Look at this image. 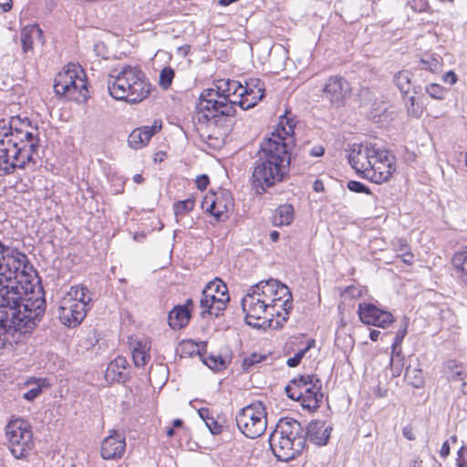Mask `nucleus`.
Listing matches in <instances>:
<instances>
[{"mask_svg":"<svg viewBox=\"0 0 467 467\" xmlns=\"http://www.w3.org/2000/svg\"><path fill=\"white\" fill-rule=\"evenodd\" d=\"M28 259H20L12 270L0 273V347L12 344L15 335L31 332L46 309L43 297H24L33 292L27 275Z\"/></svg>","mask_w":467,"mask_h":467,"instance_id":"f257e3e1","label":"nucleus"},{"mask_svg":"<svg viewBox=\"0 0 467 467\" xmlns=\"http://www.w3.org/2000/svg\"><path fill=\"white\" fill-rule=\"evenodd\" d=\"M276 130L271 137L261 143L260 150L254 163V170L250 179L252 188L257 194L266 192L267 189L285 181L288 174L292 155L288 146L292 141L295 122L284 117Z\"/></svg>","mask_w":467,"mask_h":467,"instance_id":"f03ea898","label":"nucleus"},{"mask_svg":"<svg viewBox=\"0 0 467 467\" xmlns=\"http://www.w3.org/2000/svg\"><path fill=\"white\" fill-rule=\"evenodd\" d=\"M292 306L288 287L275 279L263 280L252 285L242 299L245 322L255 328L282 327L288 319Z\"/></svg>","mask_w":467,"mask_h":467,"instance_id":"7ed1b4c3","label":"nucleus"},{"mask_svg":"<svg viewBox=\"0 0 467 467\" xmlns=\"http://www.w3.org/2000/svg\"><path fill=\"white\" fill-rule=\"evenodd\" d=\"M243 85L236 80L223 79L217 89L206 88L199 98L193 120L208 127H221L222 137H224L232 123L238 101L231 99V96L242 93Z\"/></svg>","mask_w":467,"mask_h":467,"instance_id":"20e7f679","label":"nucleus"},{"mask_svg":"<svg viewBox=\"0 0 467 467\" xmlns=\"http://www.w3.org/2000/svg\"><path fill=\"white\" fill-rule=\"evenodd\" d=\"M151 88L145 73L138 67L127 65L119 70L113 69L108 78L109 95L117 100H125L130 104L147 99Z\"/></svg>","mask_w":467,"mask_h":467,"instance_id":"39448f33","label":"nucleus"},{"mask_svg":"<svg viewBox=\"0 0 467 467\" xmlns=\"http://www.w3.org/2000/svg\"><path fill=\"white\" fill-rule=\"evenodd\" d=\"M305 428L294 418H281L269 436V445L277 461L296 459L306 447Z\"/></svg>","mask_w":467,"mask_h":467,"instance_id":"423d86ee","label":"nucleus"},{"mask_svg":"<svg viewBox=\"0 0 467 467\" xmlns=\"http://www.w3.org/2000/svg\"><path fill=\"white\" fill-rule=\"evenodd\" d=\"M19 121L20 116H14L8 125L5 120L0 122V133L3 134L4 140L14 144L15 154L8 153L11 163L14 164V171L16 169H25L31 161L35 162L33 154L36 152L39 142L37 135L17 127Z\"/></svg>","mask_w":467,"mask_h":467,"instance_id":"0eeeda50","label":"nucleus"},{"mask_svg":"<svg viewBox=\"0 0 467 467\" xmlns=\"http://www.w3.org/2000/svg\"><path fill=\"white\" fill-rule=\"evenodd\" d=\"M91 302V295L87 286L72 285L62 297L57 309L60 322L67 327H78L86 317Z\"/></svg>","mask_w":467,"mask_h":467,"instance_id":"6e6552de","label":"nucleus"},{"mask_svg":"<svg viewBox=\"0 0 467 467\" xmlns=\"http://www.w3.org/2000/svg\"><path fill=\"white\" fill-rule=\"evenodd\" d=\"M83 70L74 64H69L66 69L55 78L54 91L57 96L65 97L70 100H86L88 89Z\"/></svg>","mask_w":467,"mask_h":467,"instance_id":"1a4fd4ad","label":"nucleus"},{"mask_svg":"<svg viewBox=\"0 0 467 467\" xmlns=\"http://www.w3.org/2000/svg\"><path fill=\"white\" fill-rule=\"evenodd\" d=\"M8 448L16 459L26 460L35 447L30 424L22 419L10 420L5 427Z\"/></svg>","mask_w":467,"mask_h":467,"instance_id":"9d476101","label":"nucleus"},{"mask_svg":"<svg viewBox=\"0 0 467 467\" xmlns=\"http://www.w3.org/2000/svg\"><path fill=\"white\" fill-rule=\"evenodd\" d=\"M239 431L247 438L255 439L266 430V409L262 401H254L241 409L235 417Z\"/></svg>","mask_w":467,"mask_h":467,"instance_id":"9b49d317","label":"nucleus"},{"mask_svg":"<svg viewBox=\"0 0 467 467\" xmlns=\"http://www.w3.org/2000/svg\"><path fill=\"white\" fill-rule=\"evenodd\" d=\"M350 96L349 82L338 75L329 77L321 89V98L328 102L331 109H338L344 107Z\"/></svg>","mask_w":467,"mask_h":467,"instance_id":"f8f14e48","label":"nucleus"},{"mask_svg":"<svg viewBox=\"0 0 467 467\" xmlns=\"http://www.w3.org/2000/svg\"><path fill=\"white\" fill-rule=\"evenodd\" d=\"M394 160L395 157L389 154L388 150L379 148L377 154L372 159L370 167L367 169L365 179L378 184L388 182L395 171Z\"/></svg>","mask_w":467,"mask_h":467,"instance_id":"ddd939ff","label":"nucleus"},{"mask_svg":"<svg viewBox=\"0 0 467 467\" xmlns=\"http://www.w3.org/2000/svg\"><path fill=\"white\" fill-rule=\"evenodd\" d=\"M378 150L379 147L372 143H354L347 150L348 163L356 172L366 178L367 169L370 167Z\"/></svg>","mask_w":467,"mask_h":467,"instance_id":"4468645a","label":"nucleus"},{"mask_svg":"<svg viewBox=\"0 0 467 467\" xmlns=\"http://www.w3.org/2000/svg\"><path fill=\"white\" fill-rule=\"evenodd\" d=\"M358 316L363 324L381 328H387L395 321L394 316L390 312L368 302L358 304Z\"/></svg>","mask_w":467,"mask_h":467,"instance_id":"2eb2a0df","label":"nucleus"},{"mask_svg":"<svg viewBox=\"0 0 467 467\" xmlns=\"http://www.w3.org/2000/svg\"><path fill=\"white\" fill-rule=\"evenodd\" d=\"M322 382L319 378H315L311 385L302 390V399L296 400L301 406L310 410H316L320 407L324 398L321 391Z\"/></svg>","mask_w":467,"mask_h":467,"instance_id":"dca6fc26","label":"nucleus"},{"mask_svg":"<svg viewBox=\"0 0 467 467\" xmlns=\"http://www.w3.org/2000/svg\"><path fill=\"white\" fill-rule=\"evenodd\" d=\"M331 431V426H326L325 421L317 420L308 423L304 436L306 441L308 440L318 446H324L328 442Z\"/></svg>","mask_w":467,"mask_h":467,"instance_id":"f3484780","label":"nucleus"},{"mask_svg":"<svg viewBox=\"0 0 467 467\" xmlns=\"http://www.w3.org/2000/svg\"><path fill=\"white\" fill-rule=\"evenodd\" d=\"M126 441L119 435L106 437L101 442L100 453L105 460L119 459L125 452Z\"/></svg>","mask_w":467,"mask_h":467,"instance_id":"a211bd4d","label":"nucleus"},{"mask_svg":"<svg viewBox=\"0 0 467 467\" xmlns=\"http://www.w3.org/2000/svg\"><path fill=\"white\" fill-rule=\"evenodd\" d=\"M161 129L156 122L151 126H143L135 129L130 132L128 138V144L131 149L139 150L148 144L150 138Z\"/></svg>","mask_w":467,"mask_h":467,"instance_id":"6ab92c4d","label":"nucleus"},{"mask_svg":"<svg viewBox=\"0 0 467 467\" xmlns=\"http://www.w3.org/2000/svg\"><path fill=\"white\" fill-rule=\"evenodd\" d=\"M128 361L122 356H118L107 367L105 371L106 379L110 382H125L128 379Z\"/></svg>","mask_w":467,"mask_h":467,"instance_id":"aec40b11","label":"nucleus"},{"mask_svg":"<svg viewBox=\"0 0 467 467\" xmlns=\"http://www.w3.org/2000/svg\"><path fill=\"white\" fill-rule=\"evenodd\" d=\"M230 193L223 191L221 192V197L216 196L215 199L212 201L209 207H207L206 211L210 213L217 222L225 221L227 218L226 213L233 205Z\"/></svg>","mask_w":467,"mask_h":467,"instance_id":"412c9836","label":"nucleus"},{"mask_svg":"<svg viewBox=\"0 0 467 467\" xmlns=\"http://www.w3.org/2000/svg\"><path fill=\"white\" fill-rule=\"evenodd\" d=\"M315 378H318L317 375L306 374L297 376L285 386V392L291 400L302 399V390L311 385Z\"/></svg>","mask_w":467,"mask_h":467,"instance_id":"4be33fe9","label":"nucleus"},{"mask_svg":"<svg viewBox=\"0 0 467 467\" xmlns=\"http://www.w3.org/2000/svg\"><path fill=\"white\" fill-rule=\"evenodd\" d=\"M43 31L36 25L25 26L24 28H22L20 32V41L23 53H33L35 40L38 39V41H40L43 44Z\"/></svg>","mask_w":467,"mask_h":467,"instance_id":"5701e85b","label":"nucleus"},{"mask_svg":"<svg viewBox=\"0 0 467 467\" xmlns=\"http://www.w3.org/2000/svg\"><path fill=\"white\" fill-rule=\"evenodd\" d=\"M14 144L10 140H4L3 134L0 133V177L14 173V164L9 159L10 154H15Z\"/></svg>","mask_w":467,"mask_h":467,"instance_id":"b1692460","label":"nucleus"},{"mask_svg":"<svg viewBox=\"0 0 467 467\" xmlns=\"http://www.w3.org/2000/svg\"><path fill=\"white\" fill-rule=\"evenodd\" d=\"M191 317V310L185 306H175L169 313L168 323L172 329L184 327Z\"/></svg>","mask_w":467,"mask_h":467,"instance_id":"393cba45","label":"nucleus"},{"mask_svg":"<svg viewBox=\"0 0 467 467\" xmlns=\"http://www.w3.org/2000/svg\"><path fill=\"white\" fill-rule=\"evenodd\" d=\"M451 264L460 281L467 286V246L454 253Z\"/></svg>","mask_w":467,"mask_h":467,"instance_id":"a878e982","label":"nucleus"},{"mask_svg":"<svg viewBox=\"0 0 467 467\" xmlns=\"http://www.w3.org/2000/svg\"><path fill=\"white\" fill-rule=\"evenodd\" d=\"M412 73L408 70H401L394 76V83L400 89L402 95H408L410 90H413L414 94L418 93L420 86H415L411 82Z\"/></svg>","mask_w":467,"mask_h":467,"instance_id":"bb28decb","label":"nucleus"},{"mask_svg":"<svg viewBox=\"0 0 467 467\" xmlns=\"http://www.w3.org/2000/svg\"><path fill=\"white\" fill-rule=\"evenodd\" d=\"M294 220V207L291 204H282L273 217V223L276 226L289 225Z\"/></svg>","mask_w":467,"mask_h":467,"instance_id":"cd10ccee","label":"nucleus"},{"mask_svg":"<svg viewBox=\"0 0 467 467\" xmlns=\"http://www.w3.org/2000/svg\"><path fill=\"white\" fill-rule=\"evenodd\" d=\"M207 343L205 341H201L199 343L189 339L182 341L180 344L179 351H181V357H192L193 355H198L202 357V352L204 348H206Z\"/></svg>","mask_w":467,"mask_h":467,"instance_id":"c85d7f7f","label":"nucleus"},{"mask_svg":"<svg viewBox=\"0 0 467 467\" xmlns=\"http://www.w3.org/2000/svg\"><path fill=\"white\" fill-rule=\"evenodd\" d=\"M198 414L213 435L222 433L223 428V424L214 419L209 409L201 408L198 410Z\"/></svg>","mask_w":467,"mask_h":467,"instance_id":"c756f323","label":"nucleus"},{"mask_svg":"<svg viewBox=\"0 0 467 467\" xmlns=\"http://www.w3.org/2000/svg\"><path fill=\"white\" fill-rule=\"evenodd\" d=\"M256 95L257 99H262L265 97V84L256 78H249L243 86L242 93L240 95Z\"/></svg>","mask_w":467,"mask_h":467,"instance_id":"7c9ffc66","label":"nucleus"},{"mask_svg":"<svg viewBox=\"0 0 467 467\" xmlns=\"http://www.w3.org/2000/svg\"><path fill=\"white\" fill-rule=\"evenodd\" d=\"M5 259H3L1 263L0 273H7L12 270V265L16 262V260L26 259V255L18 251L16 248H7L5 251Z\"/></svg>","mask_w":467,"mask_h":467,"instance_id":"2f4dec72","label":"nucleus"},{"mask_svg":"<svg viewBox=\"0 0 467 467\" xmlns=\"http://www.w3.org/2000/svg\"><path fill=\"white\" fill-rule=\"evenodd\" d=\"M205 353H206V348H204V351L202 352V357H201V359L212 370L221 371V370L226 368V366H227L226 360L221 355L210 354L208 356H205Z\"/></svg>","mask_w":467,"mask_h":467,"instance_id":"473e14b6","label":"nucleus"},{"mask_svg":"<svg viewBox=\"0 0 467 467\" xmlns=\"http://www.w3.org/2000/svg\"><path fill=\"white\" fill-rule=\"evenodd\" d=\"M132 359L137 368L144 367L150 359L146 345L138 343L132 351Z\"/></svg>","mask_w":467,"mask_h":467,"instance_id":"72a5a7b5","label":"nucleus"},{"mask_svg":"<svg viewBox=\"0 0 467 467\" xmlns=\"http://www.w3.org/2000/svg\"><path fill=\"white\" fill-rule=\"evenodd\" d=\"M446 371L449 374V379L451 380H462L464 379V372L462 366L456 360H449L445 364Z\"/></svg>","mask_w":467,"mask_h":467,"instance_id":"f704fd0d","label":"nucleus"},{"mask_svg":"<svg viewBox=\"0 0 467 467\" xmlns=\"http://www.w3.org/2000/svg\"><path fill=\"white\" fill-rule=\"evenodd\" d=\"M175 77V71L171 67H165L161 69L159 76V85L160 87L164 89L168 90L173 81V78Z\"/></svg>","mask_w":467,"mask_h":467,"instance_id":"c9c22d12","label":"nucleus"},{"mask_svg":"<svg viewBox=\"0 0 467 467\" xmlns=\"http://www.w3.org/2000/svg\"><path fill=\"white\" fill-rule=\"evenodd\" d=\"M194 208V201L191 198L179 201L173 204L174 214L178 219L180 216H184L186 213L192 211Z\"/></svg>","mask_w":467,"mask_h":467,"instance_id":"e433bc0d","label":"nucleus"},{"mask_svg":"<svg viewBox=\"0 0 467 467\" xmlns=\"http://www.w3.org/2000/svg\"><path fill=\"white\" fill-rule=\"evenodd\" d=\"M204 289L220 296H229L226 285L220 279L209 282Z\"/></svg>","mask_w":467,"mask_h":467,"instance_id":"4c0bfd02","label":"nucleus"},{"mask_svg":"<svg viewBox=\"0 0 467 467\" xmlns=\"http://www.w3.org/2000/svg\"><path fill=\"white\" fill-rule=\"evenodd\" d=\"M441 64L439 59L432 57H426L420 59L419 67L423 70L431 72H438L441 69Z\"/></svg>","mask_w":467,"mask_h":467,"instance_id":"58836bf2","label":"nucleus"},{"mask_svg":"<svg viewBox=\"0 0 467 467\" xmlns=\"http://www.w3.org/2000/svg\"><path fill=\"white\" fill-rule=\"evenodd\" d=\"M47 386L46 379H39L36 381L35 387L23 394V398L28 401H32L42 393L43 388Z\"/></svg>","mask_w":467,"mask_h":467,"instance_id":"ea45409f","label":"nucleus"},{"mask_svg":"<svg viewBox=\"0 0 467 467\" xmlns=\"http://www.w3.org/2000/svg\"><path fill=\"white\" fill-rule=\"evenodd\" d=\"M405 378L410 382V384L416 388H419L423 383V378L420 369H410L408 367L405 370Z\"/></svg>","mask_w":467,"mask_h":467,"instance_id":"a19ab883","label":"nucleus"},{"mask_svg":"<svg viewBox=\"0 0 467 467\" xmlns=\"http://www.w3.org/2000/svg\"><path fill=\"white\" fill-rule=\"evenodd\" d=\"M325 153V149L322 145H315L314 147H312L310 150H307L306 148H305L303 150V152L302 154L298 155V154H296L293 159L294 161H296L297 159H299V161L303 160L305 157H306V154L311 156V157H321L323 156Z\"/></svg>","mask_w":467,"mask_h":467,"instance_id":"79ce46f5","label":"nucleus"},{"mask_svg":"<svg viewBox=\"0 0 467 467\" xmlns=\"http://www.w3.org/2000/svg\"><path fill=\"white\" fill-rule=\"evenodd\" d=\"M266 358L265 355L258 354V353H252L249 357L245 358L243 361V368L244 370L247 371L254 365L262 362Z\"/></svg>","mask_w":467,"mask_h":467,"instance_id":"37998d69","label":"nucleus"},{"mask_svg":"<svg viewBox=\"0 0 467 467\" xmlns=\"http://www.w3.org/2000/svg\"><path fill=\"white\" fill-rule=\"evenodd\" d=\"M409 321H410L409 317H402L400 327L395 333L393 344L401 345V343L407 334Z\"/></svg>","mask_w":467,"mask_h":467,"instance_id":"c03bdc74","label":"nucleus"},{"mask_svg":"<svg viewBox=\"0 0 467 467\" xmlns=\"http://www.w3.org/2000/svg\"><path fill=\"white\" fill-rule=\"evenodd\" d=\"M256 95H240L238 105L243 109H248L255 106L261 99H257Z\"/></svg>","mask_w":467,"mask_h":467,"instance_id":"a18cd8bd","label":"nucleus"},{"mask_svg":"<svg viewBox=\"0 0 467 467\" xmlns=\"http://www.w3.org/2000/svg\"><path fill=\"white\" fill-rule=\"evenodd\" d=\"M310 348H311V344L308 343V345L306 348L297 351L292 358H289L286 360V365L290 368L297 367L300 364L302 358L306 354V352L310 349Z\"/></svg>","mask_w":467,"mask_h":467,"instance_id":"49530a36","label":"nucleus"},{"mask_svg":"<svg viewBox=\"0 0 467 467\" xmlns=\"http://www.w3.org/2000/svg\"><path fill=\"white\" fill-rule=\"evenodd\" d=\"M347 187L353 192L366 193L368 195L372 194L370 189L368 186L358 181H349L347 184Z\"/></svg>","mask_w":467,"mask_h":467,"instance_id":"de8ad7c7","label":"nucleus"},{"mask_svg":"<svg viewBox=\"0 0 467 467\" xmlns=\"http://www.w3.org/2000/svg\"><path fill=\"white\" fill-rule=\"evenodd\" d=\"M426 92L430 95V97L436 99H443L444 98V89L441 85L438 84H430L426 86Z\"/></svg>","mask_w":467,"mask_h":467,"instance_id":"09e8293b","label":"nucleus"},{"mask_svg":"<svg viewBox=\"0 0 467 467\" xmlns=\"http://www.w3.org/2000/svg\"><path fill=\"white\" fill-rule=\"evenodd\" d=\"M200 306L202 307L201 316L202 317H205L206 315H212L213 313V306L212 305L211 301L208 297L205 296V294L203 292L202 293V297L200 299Z\"/></svg>","mask_w":467,"mask_h":467,"instance_id":"8fccbe9b","label":"nucleus"},{"mask_svg":"<svg viewBox=\"0 0 467 467\" xmlns=\"http://www.w3.org/2000/svg\"><path fill=\"white\" fill-rule=\"evenodd\" d=\"M406 107H407L408 113L410 116L420 117L421 112H422V110L419 107V105H416V103H415V97L413 95L410 96L408 98V101L406 102Z\"/></svg>","mask_w":467,"mask_h":467,"instance_id":"3c124183","label":"nucleus"},{"mask_svg":"<svg viewBox=\"0 0 467 467\" xmlns=\"http://www.w3.org/2000/svg\"><path fill=\"white\" fill-rule=\"evenodd\" d=\"M406 107H407L408 113L410 116L420 117L421 112H422V110L419 107V105H416V103H415V97L413 95L410 96L408 98V101L406 102Z\"/></svg>","mask_w":467,"mask_h":467,"instance_id":"603ef678","label":"nucleus"},{"mask_svg":"<svg viewBox=\"0 0 467 467\" xmlns=\"http://www.w3.org/2000/svg\"><path fill=\"white\" fill-rule=\"evenodd\" d=\"M230 296H220L218 297V300L216 304H214V309L213 313L212 315H214L215 317H219L221 312L225 309L226 304L229 302Z\"/></svg>","mask_w":467,"mask_h":467,"instance_id":"864d4df0","label":"nucleus"},{"mask_svg":"<svg viewBox=\"0 0 467 467\" xmlns=\"http://www.w3.org/2000/svg\"><path fill=\"white\" fill-rule=\"evenodd\" d=\"M343 296L350 299L358 298L362 296V289L355 285H349L345 289Z\"/></svg>","mask_w":467,"mask_h":467,"instance_id":"5fc2aeb1","label":"nucleus"},{"mask_svg":"<svg viewBox=\"0 0 467 467\" xmlns=\"http://www.w3.org/2000/svg\"><path fill=\"white\" fill-rule=\"evenodd\" d=\"M410 7L419 13L426 12L430 7L428 0H412Z\"/></svg>","mask_w":467,"mask_h":467,"instance_id":"6e6d98bb","label":"nucleus"},{"mask_svg":"<svg viewBox=\"0 0 467 467\" xmlns=\"http://www.w3.org/2000/svg\"><path fill=\"white\" fill-rule=\"evenodd\" d=\"M391 361L399 360V363L403 361V355L401 345H395L392 343L391 345Z\"/></svg>","mask_w":467,"mask_h":467,"instance_id":"4d7b16f0","label":"nucleus"},{"mask_svg":"<svg viewBox=\"0 0 467 467\" xmlns=\"http://www.w3.org/2000/svg\"><path fill=\"white\" fill-rule=\"evenodd\" d=\"M195 182H196V187L200 191H203L207 188V186L210 182V179L206 174H202L196 178Z\"/></svg>","mask_w":467,"mask_h":467,"instance_id":"13d9d810","label":"nucleus"},{"mask_svg":"<svg viewBox=\"0 0 467 467\" xmlns=\"http://www.w3.org/2000/svg\"><path fill=\"white\" fill-rule=\"evenodd\" d=\"M403 366V361L399 363V360H390V367L394 377H399L401 374Z\"/></svg>","mask_w":467,"mask_h":467,"instance_id":"bf43d9fd","label":"nucleus"},{"mask_svg":"<svg viewBox=\"0 0 467 467\" xmlns=\"http://www.w3.org/2000/svg\"><path fill=\"white\" fill-rule=\"evenodd\" d=\"M443 80L446 83L453 85L457 82V76L453 71H448L444 74Z\"/></svg>","mask_w":467,"mask_h":467,"instance_id":"052dcab7","label":"nucleus"},{"mask_svg":"<svg viewBox=\"0 0 467 467\" xmlns=\"http://www.w3.org/2000/svg\"><path fill=\"white\" fill-rule=\"evenodd\" d=\"M402 434L409 441H414L415 440V435H414V432H413V429L410 425L405 426L402 429Z\"/></svg>","mask_w":467,"mask_h":467,"instance_id":"680f3d73","label":"nucleus"},{"mask_svg":"<svg viewBox=\"0 0 467 467\" xmlns=\"http://www.w3.org/2000/svg\"><path fill=\"white\" fill-rule=\"evenodd\" d=\"M440 456L443 459L447 458L450 454V444L448 441H445L440 450Z\"/></svg>","mask_w":467,"mask_h":467,"instance_id":"e2e57ef3","label":"nucleus"},{"mask_svg":"<svg viewBox=\"0 0 467 467\" xmlns=\"http://www.w3.org/2000/svg\"><path fill=\"white\" fill-rule=\"evenodd\" d=\"M395 246L398 251L401 252V254L405 253V251L409 250V245H408L407 242L402 239H399L397 241V244H395Z\"/></svg>","mask_w":467,"mask_h":467,"instance_id":"0e129e2a","label":"nucleus"},{"mask_svg":"<svg viewBox=\"0 0 467 467\" xmlns=\"http://www.w3.org/2000/svg\"><path fill=\"white\" fill-rule=\"evenodd\" d=\"M402 261L407 265H411L413 260V254L410 253L409 250L405 251V253H402L400 254Z\"/></svg>","mask_w":467,"mask_h":467,"instance_id":"69168bd1","label":"nucleus"},{"mask_svg":"<svg viewBox=\"0 0 467 467\" xmlns=\"http://www.w3.org/2000/svg\"><path fill=\"white\" fill-rule=\"evenodd\" d=\"M30 126H31V120L27 117H25V118L20 117V121L17 123V127H21L23 130H25V128L30 127Z\"/></svg>","mask_w":467,"mask_h":467,"instance_id":"338daca9","label":"nucleus"},{"mask_svg":"<svg viewBox=\"0 0 467 467\" xmlns=\"http://www.w3.org/2000/svg\"><path fill=\"white\" fill-rule=\"evenodd\" d=\"M0 7L5 11H9L12 8V0H0Z\"/></svg>","mask_w":467,"mask_h":467,"instance_id":"774afa93","label":"nucleus"}]
</instances>
